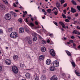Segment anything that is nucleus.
<instances>
[{
  "instance_id": "ddd939ff",
  "label": "nucleus",
  "mask_w": 80,
  "mask_h": 80,
  "mask_svg": "<svg viewBox=\"0 0 80 80\" xmlns=\"http://www.w3.org/2000/svg\"><path fill=\"white\" fill-rule=\"evenodd\" d=\"M46 63L47 65H50L51 64V60L50 59H48L46 60Z\"/></svg>"
},
{
  "instance_id": "f8f14e48",
  "label": "nucleus",
  "mask_w": 80,
  "mask_h": 80,
  "mask_svg": "<svg viewBox=\"0 0 80 80\" xmlns=\"http://www.w3.org/2000/svg\"><path fill=\"white\" fill-rule=\"evenodd\" d=\"M13 58L14 60H15L16 61L18 59V56L17 55H14L13 56Z\"/></svg>"
},
{
  "instance_id": "6e6552de",
  "label": "nucleus",
  "mask_w": 80,
  "mask_h": 80,
  "mask_svg": "<svg viewBox=\"0 0 80 80\" xmlns=\"http://www.w3.org/2000/svg\"><path fill=\"white\" fill-rule=\"evenodd\" d=\"M25 30L23 28H20L19 29V32L20 33H23L24 32Z\"/></svg>"
},
{
  "instance_id": "423d86ee",
  "label": "nucleus",
  "mask_w": 80,
  "mask_h": 80,
  "mask_svg": "<svg viewBox=\"0 0 80 80\" xmlns=\"http://www.w3.org/2000/svg\"><path fill=\"white\" fill-rule=\"evenodd\" d=\"M5 63L7 65H10L11 64V60L10 59H6L5 61Z\"/></svg>"
},
{
  "instance_id": "a211bd4d",
  "label": "nucleus",
  "mask_w": 80,
  "mask_h": 80,
  "mask_svg": "<svg viewBox=\"0 0 80 80\" xmlns=\"http://www.w3.org/2000/svg\"><path fill=\"white\" fill-rule=\"evenodd\" d=\"M71 8V11H70V12H72V13H75V12H76V10L73 8L72 7Z\"/></svg>"
},
{
  "instance_id": "a19ab883",
  "label": "nucleus",
  "mask_w": 80,
  "mask_h": 80,
  "mask_svg": "<svg viewBox=\"0 0 80 80\" xmlns=\"http://www.w3.org/2000/svg\"><path fill=\"white\" fill-rule=\"evenodd\" d=\"M77 8H78V10L79 11H80V6H77Z\"/></svg>"
},
{
  "instance_id": "473e14b6",
  "label": "nucleus",
  "mask_w": 80,
  "mask_h": 80,
  "mask_svg": "<svg viewBox=\"0 0 80 80\" xmlns=\"http://www.w3.org/2000/svg\"><path fill=\"white\" fill-rule=\"evenodd\" d=\"M25 30L26 32H27V33H29V32H30V31H29L28 28H25Z\"/></svg>"
},
{
  "instance_id": "338daca9",
  "label": "nucleus",
  "mask_w": 80,
  "mask_h": 80,
  "mask_svg": "<svg viewBox=\"0 0 80 80\" xmlns=\"http://www.w3.org/2000/svg\"><path fill=\"white\" fill-rule=\"evenodd\" d=\"M53 10H55V9H56V10H57V8H56V7H54L53 8Z\"/></svg>"
},
{
  "instance_id": "39448f33",
  "label": "nucleus",
  "mask_w": 80,
  "mask_h": 80,
  "mask_svg": "<svg viewBox=\"0 0 80 80\" xmlns=\"http://www.w3.org/2000/svg\"><path fill=\"white\" fill-rule=\"evenodd\" d=\"M50 53L52 57L55 56V53L53 49H51L50 51Z\"/></svg>"
},
{
  "instance_id": "dca6fc26",
  "label": "nucleus",
  "mask_w": 80,
  "mask_h": 80,
  "mask_svg": "<svg viewBox=\"0 0 80 80\" xmlns=\"http://www.w3.org/2000/svg\"><path fill=\"white\" fill-rule=\"evenodd\" d=\"M50 70L51 71H52V72L53 71H55V68L54 67V66H51L50 68Z\"/></svg>"
},
{
  "instance_id": "4be33fe9",
  "label": "nucleus",
  "mask_w": 80,
  "mask_h": 80,
  "mask_svg": "<svg viewBox=\"0 0 80 80\" xmlns=\"http://www.w3.org/2000/svg\"><path fill=\"white\" fill-rule=\"evenodd\" d=\"M44 58V57L43 55H41L39 57V60H42Z\"/></svg>"
},
{
  "instance_id": "de8ad7c7",
  "label": "nucleus",
  "mask_w": 80,
  "mask_h": 80,
  "mask_svg": "<svg viewBox=\"0 0 80 80\" xmlns=\"http://www.w3.org/2000/svg\"><path fill=\"white\" fill-rule=\"evenodd\" d=\"M26 22H28V19L27 18H26L25 20H24Z\"/></svg>"
},
{
  "instance_id": "c85d7f7f",
  "label": "nucleus",
  "mask_w": 80,
  "mask_h": 80,
  "mask_svg": "<svg viewBox=\"0 0 80 80\" xmlns=\"http://www.w3.org/2000/svg\"><path fill=\"white\" fill-rule=\"evenodd\" d=\"M33 40V41H34V42H35L37 40V38L36 36H34Z\"/></svg>"
},
{
  "instance_id": "f257e3e1",
  "label": "nucleus",
  "mask_w": 80,
  "mask_h": 80,
  "mask_svg": "<svg viewBox=\"0 0 80 80\" xmlns=\"http://www.w3.org/2000/svg\"><path fill=\"white\" fill-rule=\"evenodd\" d=\"M10 36L12 38H16L17 37H18V35L17 32H14L10 34Z\"/></svg>"
},
{
  "instance_id": "c9c22d12",
  "label": "nucleus",
  "mask_w": 80,
  "mask_h": 80,
  "mask_svg": "<svg viewBox=\"0 0 80 80\" xmlns=\"http://www.w3.org/2000/svg\"><path fill=\"white\" fill-rule=\"evenodd\" d=\"M47 12H48L49 13H51V9H49L47 10Z\"/></svg>"
},
{
  "instance_id": "7c9ffc66",
  "label": "nucleus",
  "mask_w": 80,
  "mask_h": 80,
  "mask_svg": "<svg viewBox=\"0 0 80 80\" xmlns=\"http://www.w3.org/2000/svg\"><path fill=\"white\" fill-rule=\"evenodd\" d=\"M20 67L21 68H23L25 67V66L24 64H23L22 63L20 64Z\"/></svg>"
},
{
  "instance_id": "5701e85b",
  "label": "nucleus",
  "mask_w": 80,
  "mask_h": 80,
  "mask_svg": "<svg viewBox=\"0 0 80 80\" xmlns=\"http://www.w3.org/2000/svg\"><path fill=\"white\" fill-rule=\"evenodd\" d=\"M74 72L75 73H76V75H77L78 76H80V73H79V72H78L76 70H75Z\"/></svg>"
},
{
  "instance_id": "a878e982",
  "label": "nucleus",
  "mask_w": 80,
  "mask_h": 80,
  "mask_svg": "<svg viewBox=\"0 0 80 80\" xmlns=\"http://www.w3.org/2000/svg\"><path fill=\"white\" fill-rule=\"evenodd\" d=\"M34 78H35V80H38V77L37 75L35 74L34 75Z\"/></svg>"
},
{
  "instance_id": "9b49d317",
  "label": "nucleus",
  "mask_w": 80,
  "mask_h": 80,
  "mask_svg": "<svg viewBox=\"0 0 80 80\" xmlns=\"http://www.w3.org/2000/svg\"><path fill=\"white\" fill-rule=\"evenodd\" d=\"M25 76L27 78H30L31 77V75L28 72L26 74Z\"/></svg>"
},
{
  "instance_id": "2f4dec72",
  "label": "nucleus",
  "mask_w": 80,
  "mask_h": 80,
  "mask_svg": "<svg viewBox=\"0 0 80 80\" xmlns=\"http://www.w3.org/2000/svg\"><path fill=\"white\" fill-rule=\"evenodd\" d=\"M60 2H61V5H62V4H63V3H65V1L64 0H61L60 1Z\"/></svg>"
},
{
  "instance_id": "3c124183",
  "label": "nucleus",
  "mask_w": 80,
  "mask_h": 80,
  "mask_svg": "<svg viewBox=\"0 0 80 80\" xmlns=\"http://www.w3.org/2000/svg\"><path fill=\"white\" fill-rule=\"evenodd\" d=\"M54 23L55 25H56V26H57L58 27V24L57 23V22H55Z\"/></svg>"
},
{
  "instance_id": "4c0bfd02",
  "label": "nucleus",
  "mask_w": 80,
  "mask_h": 80,
  "mask_svg": "<svg viewBox=\"0 0 80 80\" xmlns=\"http://www.w3.org/2000/svg\"><path fill=\"white\" fill-rule=\"evenodd\" d=\"M18 21L20 23H22V19L21 18L19 19Z\"/></svg>"
},
{
  "instance_id": "49530a36",
  "label": "nucleus",
  "mask_w": 80,
  "mask_h": 80,
  "mask_svg": "<svg viewBox=\"0 0 80 80\" xmlns=\"http://www.w3.org/2000/svg\"><path fill=\"white\" fill-rule=\"evenodd\" d=\"M54 14H55V15H57V14H58V12L56 11H55Z\"/></svg>"
},
{
  "instance_id": "5fc2aeb1",
  "label": "nucleus",
  "mask_w": 80,
  "mask_h": 80,
  "mask_svg": "<svg viewBox=\"0 0 80 80\" xmlns=\"http://www.w3.org/2000/svg\"><path fill=\"white\" fill-rule=\"evenodd\" d=\"M71 38H72V39H75V37L73 36H72L71 37Z\"/></svg>"
},
{
  "instance_id": "774afa93",
  "label": "nucleus",
  "mask_w": 80,
  "mask_h": 80,
  "mask_svg": "<svg viewBox=\"0 0 80 80\" xmlns=\"http://www.w3.org/2000/svg\"><path fill=\"white\" fill-rule=\"evenodd\" d=\"M61 30L62 31V32H63V31H64V29H63V28H61Z\"/></svg>"
},
{
  "instance_id": "6ab92c4d",
  "label": "nucleus",
  "mask_w": 80,
  "mask_h": 80,
  "mask_svg": "<svg viewBox=\"0 0 80 80\" xmlns=\"http://www.w3.org/2000/svg\"><path fill=\"white\" fill-rule=\"evenodd\" d=\"M66 53H67L68 55L69 56V57H71L72 56V54L69 52L68 51H66Z\"/></svg>"
},
{
  "instance_id": "052dcab7",
  "label": "nucleus",
  "mask_w": 80,
  "mask_h": 80,
  "mask_svg": "<svg viewBox=\"0 0 80 80\" xmlns=\"http://www.w3.org/2000/svg\"><path fill=\"white\" fill-rule=\"evenodd\" d=\"M77 28L78 29H79V30L80 29V27L79 26H77Z\"/></svg>"
},
{
  "instance_id": "7ed1b4c3",
  "label": "nucleus",
  "mask_w": 80,
  "mask_h": 80,
  "mask_svg": "<svg viewBox=\"0 0 80 80\" xmlns=\"http://www.w3.org/2000/svg\"><path fill=\"white\" fill-rule=\"evenodd\" d=\"M12 70L15 73H17L18 72V69L17 66H13L12 67Z\"/></svg>"
},
{
  "instance_id": "412c9836",
  "label": "nucleus",
  "mask_w": 80,
  "mask_h": 80,
  "mask_svg": "<svg viewBox=\"0 0 80 80\" xmlns=\"http://www.w3.org/2000/svg\"><path fill=\"white\" fill-rule=\"evenodd\" d=\"M41 51L43 52H45L46 51V48L44 47H42L41 48Z\"/></svg>"
},
{
  "instance_id": "0e129e2a",
  "label": "nucleus",
  "mask_w": 80,
  "mask_h": 80,
  "mask_svg": "<svg viewBox=\"0 0 80 80\" xmlns=\"http://www.w3.org/2000/svg\"><path fill=\"white\" fill-rule=\"evenodd\" d=\"M68 19H69V20H70V19L71 18V17L69 16V17H68Z\"/></svg>"
},
{
  "instance_id": "aec40b11",
  "label": "nucleus",
  "mask_w": 80,
  "mask_h": 80,
  "mask_svg": "<svg viewBox=\"0 0 80 80\" xmlns=\"http://www.w3.org/2000/svg\"><path fill=\"white\" fill-rule=\"evenodd\" d=\"M10 13L12 15H13L14 16V17H17V14H16L15 12L13 11H11Z\"/></svg>"
},
{
  "instance_id": "a18cd8bd",
  "label": "nucleus",
  "mask_w": 80,
  "mask_h": 80,
  "mask_svg": "<svg viewBox=\"0 0 80 80\" xmlns=\"http://www.w3.org/2000/svg\"><path fill=\"white\" fill-rule=\"evenodd\" d=\"M67 3H66L64 4L63 5V7H64V8L66 7H67Z\"/></svg>"
},
{
  "instance_id": "bf43d9fd",
  "label": "nucleus",
  "mask_w": 80,
  "mask_h": 80,
  "mask_svg": "<svg viewBox=\"0 0 80 80\" xmlns=\"http://www.w3.org/2000/svg\"><path fill=\"white\" fill-rule=\"evenodd\" d=\"M78 15L77 13H76L75 14V17H78Z\"/></svg>"
},
{
  "instance_id": "864d4df0",
  "label": "nucleus",
  "mask_w": 80,
  "mask_h": 80,
  "mask_svg": "<svg viewBox=\"0 0 80 80\" xmlns=\"http://www.w3.org/2000/svg\"><path fill=\"white\" fill-rule=\"evenodd\" d=\"M63 12L65 14H66V10H63Z\"/></svg>"
},
{
  "instance_id": "f3484780",
  "label": "nucleus",
  "mask_w": 80,
  "mask_h": 80,
  "mask_svg": "<svg viewBox=\"0 0 80 80\" xmlns=\"http://www.w3.org/2000/svg\"><path fill=\"white\" fill-rule=\"evenodd\" d=\"M72 33H75V34H77L78 35H80V33L76 30H74L73 32Z\"/></svg>"
},
{
  "instance_id": "f704fd0d",
  "label": "nucleus",
  "mask_w": 80,
  "mask_h": 80,
  "mask_svg": "<svg viewBox=\"0 0 80 80\" xmlns=\"http://www.w3.org/2000/svg\"><path fill=\"white\" fill-rule=\"evenodd\" d=\"M29 25L30 27H34V24H33L32 22H31L29 24Z\"/></svg>"
},
{
  "instance_id": "0eeeda50",
  "label": "nucleus",
  "mask_w": 80,
  "mask_h": 80,
  "mask_svg": "<svg viewBox=\"0 0 80 80\" xmlns=\"http://www.w3.org/2000/svg\"><path fill=\"white\" fill-rule=\"evenodd\" d=\"M51 80H58V78L57 76L53 75V76L50 79Z\"/></svg>"
},
{
  "instance_id": "37998d69",
  "label": "nucleus",
  "mask_w": 80,
  "mask_h": 80,
  "mask_svg": "<svg viewBox=\"0 0 80 80\" xmlns=\"http://www.w3.org/2000/svg\"><path fill=\"white\" fill-rule=\"evenodd\" d=\"M65 21L66 22H70V21L68 19L65 20Z\"/></svg>"
},
{
  "instance_id": "b1692460",
  "label": "nucleus",
  "mask_w": 80,
  "mask_h": 80,
  "mask_svg": "<svg viewBox=\"0 0 80 80\" xmlns=\"http://www.w3.org/2000/svg\"><path fill=\"white\" fill-rule=\"evenodd\" d=\"M72 62H71L72 65V67H76V65H75V62L73 61V60H72Z\"/></svg>"
},
{
  "instance_id": "4d7b16f0",
  "label": "nucleus",
  "mask_w": 80,
  "mask_h": 80,
  "mask_svg": "<svg viewBox=\"0 0 80 80\" xmlns=\"http://www.w3.org/2000/svg\"><path fill=\"white\" fill-rule=\"evenodd\" d=\"M35 23L36 25H38V22H37V21H35Z\"/></svg>"
},
{
  "instance_id": "393cba45",
  "label": "nucleus",
  "mask_w": 80,
  "mask_h": 80,
  "mask_svg": "<svg viewBox=\"0 0 80 80\" xmlns=\"http://www.w3.org/2000/svg\"><path fill=\"white\" fill-rule=\"evenodd\" d=\"M71 2L72 3V4L73 5H77V3L74 0H72L71 1Z\"/></svg>"
},
{
  "instance_id": "ea45409f",
  "label": "nucleus",
  "mask_w": 80,
  "mask_h": 80,
  "mask_svg": "<svg viewBox=\"0 0 80 80\" xmlns=\"http://www.w3.org/2000/svg\"><path fill=\"white\" fill-rule=\"evenodd\" d=\"M73 48H76V44H75V43H73Z\"/></svg>"
},
{
  "instance_id": "13d9d810",
  "label": "nucleus",
  "mask_w": 80,
  "mask_h": 80,
  "mask_svg": "<svg viewBox=\"0 0 80 80\" xmlns=\"http://www.w3.org/2000/svg\"><path fill=\"white\" fill-rule=\"evenodd\" d=\"M15 3L16 5H18V2H15Z\"/></svg>"
},
{
  "instance_id": "58836bf2",
  "label": "nucleus",
  "mask_w": 80,
  "mask_h": 80,
  "mask_svg": "<svg viewBox=\"0 0 80 80\" xmlns=\"http://www.w3.org/2000/svg\"><path fill=\"white\" fill-rule=\"evenodd\" d=\"M49 36L51 37H53V34H49Z\"/></svg>"
},
{
  "instance_id": "09e8293b",
  "label": "nucleus",
  "mask_w": 80,
  "mask_h": 80,
  "mask_svg": "<svg viewBox=\"0 0 80 80\" xmlns=\"http://www.w3.org/2000/svg\"><path fill=\"white\" fill-rule=\"evenodd\" d=\"M23 13H24L23 15V17H25V15H26V14H25V12L24 11H23Z\"/></svg>"
},
{
  "instance_id": "4468645a",
  "label": "nucleus",
  "mask_w": 80,
  "mask_h": 80,
  "mask_svg": "<svg viewBox=\"0 0 80 80\" xmlns=\"http://www.w3.org/2000/svg\"><path fill=\"white\" fill-rule=\"evenodd\" d=\"M59 23L61 25H62V28H66L65 27V25L63 22H60Z\"/></svg>"
},
{
  "instance_id": "6e6d98bb",
  "label": "nucleus",
  "mask_w": 80,
  "mask_h": 80,
  "mask_svg": "<svg viewBox=\"0 0 80 80\" xmlns=\"http://www.w3.org/2000/svg\"><path fill=\"white\" fill-rule=\"evenodd\" d=\"M69 42H71V43H73V40H70L69 41Z\"/></svg>"
},
{
  "instance_id": "20e7f679",
  "label": "nucleus",
  "mask_w": 80,
  "mask_h": 80,
  "mask_svg": "<svg viewBox=\"0 0 80 80\" xmlns=\"http://www.w3.org/2000/svg\"><path fill=\"white\" fill-rule=\"evenodd\" d=\"M52 64L54 67H58L59 64V62L58 61H54L53 62Z\"/></svg>"
},
{
  "instance_id": "9d476101",
  "label": "nucleus",
  "mask_w": 80,
  "mask_h": 80,
  "mask_svg": "<svg viewBox=\"0 0 80 80\" xmlns=\"http://www.w3.org/2000/svg\"><path fill=\"white\" fill-rule=\"evenodd\" d=\"M0 8L3 10H5V6L2 4H0Z\"/></svg>"
},
{
  "instance_id": "8fccbe9b",
  "label": "nucleus",
  "mask_w": 80,
  "mask_h": 80,
  "mask_svg": "<svg viewBox=\"0 0 80 80\" xmlns=\"http://www.w3.org/2000/svg\"><path fill=\"white\" fill-rule=\"evenodd\" d=\"M42 12H44V13H46V12H45V10L44 9H42Z\"/></svg>"
},
{
  "instance_id": "680f3d73",
  "label": "nucleus",
  "mask_w": 80,
  "mask_h": 80,
  "mask_svg": "<svg viewBox=\"0 0 80 80\" xmlns=\"http://www.w3.org/2000/svg\"><path fill=\"white\" fill-rule=\"evenodd\" d=\"M47 43H50V40H49V39H48L47 40Z\"/></svg>"
},
{
  "instance_id": "79ce46f5",
  "label": "nucleus",
  "mask_w": 80,
  "mask_h": 80,
  "mask_svg": "<svg viewBox=\"0 0 80 80\" xmlns=\"http://www.w3.org/2000/svg\"><path fill=\"white\" fill-rule=\"evenodd\" d=\"M2 71V66H0V72Z\"/></svg>"
},
{
  "instance_id": "2eb2a0df",
  "label": "nucleus",
  "mask_w": 80,
  "mask_h": 80,
  "mask_svg": "<svg viewBox=\"0 0 80 80\" xmlns=\"http://www.w3.org/2000/svg\"><path fill=\"white\" fill-rule=\"evenodd\" d=\"M27 43L28 45H32V41L31 39H28L27 41Z\"/></svg>"
},
{
  "instance_id": "e433bc0d",
  "label": "nucleus",
  "mask_w": 80,
  "mask_h": 80,
  "mask_svg": "<svg viewBox=\"0 0 80 80\" xmlns=\"http://www.w3.org/2000/svg\"><path fill=\"white\" fill-rule=\"evenodd\" d=\"M3 33V30L1 29H0V35H1V34H2V33Z\"/></svg>"
},
{
  "instance_id": "603ef678",
  "label": "nucleus",
  "mask_w": 80,
  "mask_h": 80,
  "mask_svg": "<svg viewBox=\"0 0 80 80\" xmlns=\"http://www.w3.org/2000/svg\"><path fill=\"white\" fill-rule=\"evenodd\" d=\"M13 6L14 7H17V5L14 3H13Z\"/></svg>"
},
{
  "instance_id": "1a4fd4ad",
  "label": "nucleus",
  "mask_w": 80,
  "mask_h": 80,
  "mask_svg": "<svg viewBox=\"0 0 80 80\" xmlns=\"http://www.w3.org/2000/svg\"><path fill=\"white\" fill-rule=\"evenodd\" d=\"M47 76L45 75H42L41 76V80H46Z\"/></svg>"
},
{
  "instance_id": "c756f323",
  "label": "nucleus",
  "mask_w": 80,
  "mask_h": 80,
  "mask_svg": "<svg viewBox=\"0 0 80 80\" xmlns=\"http://www.w3.org/2000/svg\"><path fill=\"white\" fill-rule=\"evenodd\" d=\"M2 1H3V2L4 3H5V4H7H7L8 3V1H7L6 0H2Z\"/></svg>"
},
{
  "instance_id": "cd10ccee",
  "label": "nucleus",
  "mask_w": 80,
  "mask_h": 80,
  "mask_svg": "<svg viewBox=\"0 0 80 80\" xmlns=\"http://www.w3.org/2000/svg\"><path fill=\"white\" fill-rule=\"evenodd\" d=\"M56 4L58 8V9H60L59 7H60V4H58V3H56Z\"/></svg>"
},
{
  "instance_id": "72a5a7b5",
  "label": "nucleus",
  "mask_w": 80,
  "mask_h": 80,
  "mask_svg": "<svg viewBox=\"0 0 80 80\" xmlns=\"http://www.w3.org/2000/svg\"><path fill=\"white\" fill-rule=\"evenodd\" d=\"M42 43L43 45H45L46 43V42L44 40H42Z\"/></svg>"
},
{
  "instance_id": "bb28decb",
  "label": "nucleus",
  "mask_w": 80,
  "mask_h": 80,
  "mask_svg": "<svg viewBox=\"0 0 80 80\" xmlns=\"http://www.w3.org/2000/svg\"><path fill=\"white\" fill-rule=\"evenodd\" d=\"M12 30H13V29L12 28H9L8 29V31L9 32H12Z\"/></svg>"
},
{
  "instance_id": "69168bd1",
  "label": "nucleus",
  "mask_w": 80,
  "mask_h": 80,
  "mask_svg": "<svg viewBox=\"0 0 80 80\" xmlns=\"http://www.w3.org/2000/svg\"><path fill=\"white\" fill-rule=\"evenodd\" d=\"M15 12H19V11L18 10H15Z\"/></svg>"
},
{
  "instance_id": "c03bdc74",
  "label": "nucleus",
  "mask_w": 80,
  "mask_h": 80,
  "mask_svg": "<svg viewBox=\"0 0 80 80\" xmlns=\"http://www.w3.org/2000/svg\"><path fill=\"white\" fill-rule=\"evenodd\" d=\"M62 15L63 18H65V17H66L65 15V14H63V13L62 14Z\"/></svg>"
},
{
  "instance_id": "f03ea898",
  "label": "nucleus",
  "mask_w": 80,
  "mask_h": 80,
  "mask_svg": "<svg viewBox=\"0 0 80 80\" xmlns=\"http://www.w3.org/2000/svg\"><path fill=\"white\" fill-rule=\"evenodd\" d=\"M4 18L6 20H10L12 18V15L9 13H7L5 15Z\"/></svg>"
},
{
  "instance_id": "e2e57ef3",
  "label": "nucleus",
  "mask_w": 80,
  "mask_h": 80,
  "mask_svg": "<svg viewBox=\"0 0 80 80\" xmlns=\"http://www.w3.org/2000/svg\"><path fill=\"white\" fill-rule=\"evenodd\" d=\"M19 8H20V9H23V7H22V6H20Z\"/></svg>"
}]
</instances>
